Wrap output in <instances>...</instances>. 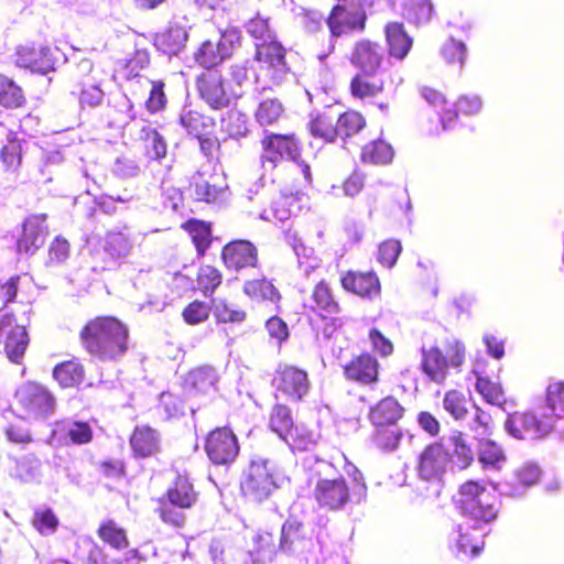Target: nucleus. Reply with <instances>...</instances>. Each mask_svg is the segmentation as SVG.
Instances as JSON below:
<instances>
[{
    "mask_svg": "<svg viewBox=\"0 0 564 564\" xmlns=\"http://www.w3.org/2000/svg\"><path fill=\"white\" fill-rule=\"evenodd\" d=\"M83 349L101 362L116 361L129 350L130 329L113 315H97L86 321L78 333Z\"/></svg>",
    "mask_w": 564,
    "mask_h": 564,
    "instance_id": "f257e3e1",
    "label": "nucleus"
},
{
    "mask_svg": "<svg viewBox=\"0 0 564 564\" xmlns=\"http://www.w3.org/2000/svg\"><path fill=\"white\" fill-rule=\"evenodd\" d=\"M466 360L465 344L453 335L436 338L421 347L420 368L432 382L443 384L452 371L459 372Z\"/></svg>",
    "mask_w": 564,
    "mask_h": 564,
    "instance_id": "f03ea898",
    "label": "nucleus"
},
{
    "mask_svg": "<svg viewBox=\"0 0 564 564\" xmlns=\"http://www.w3.org/2000/svg\"><path fill=\"white\" fill-rule=\"evenodd\" d=\"M307 322L316 337L330 338L341 326V305L326 279L316 282L303 304Z\"/></svg>",
    "mask_w": 564,
    "mask_h": 564,
    "instance_id": "7ed1b4c3",
    "label": "nucleus"
},
{
    "mask_svg": "<svg viewBox=\"0 0 564 564\" xmlns=\"http://www.w3.org/2000/svg\"><path fill=\"white\" fill-rule=\"evenodd\" d=\"M367 496V485L362 476L347 479L344 476L329 477L317 474L312 498L319 509L338 511L347 505L360 503Z\"/></svg>",
    "mask_w": 564,
    "mask_h": 564,
    "instance_id": "20e7f679",
    "label": "nucleus"
},
{
    "mask_svg": "<svg viewBox=\"0 0 564 564\" xmlns=\"http://www.w3.org/2000/svg\"><path fill=\"white\" fill-rule=\"evenodd\" d=\"M455 503L463 514L482 523L496 520L500 509L497 496L474 479L459 485Z\"/></svg>",
    "mask_w": 564,
    "mask_h": 564,
    "instance_id": "39448f33",
    "label": "nucleus"
},
{
    "mask_svg": "<svg viewBox=\"0 0 564 564\" xmlns=\"http://www.w3.org/2000/svg\"><path fill=\"white\" fill-rule=\"evenodd\" d=\"M376 0H337L326 17V25L333 37L362 34L367 30L368 13Z\"/></svg>",
    "mask_w": 564,
    "mask_h": 564,
    "instance_id": "423d86ee",
    "label": "nucleus"
},
{
    "mask_svg": "<svg viewBox=\"0 0 564 564\" xmlns=\"http://www.w3.org/2000/svg\"><path fill=\"white\" fill-rule=\"evenodd\" d=\"M275 470L269 459H252L243 471L240 490L245 499L262 503L276 490Z\"/></svg>",
    "mask_w": 564,
    "mask_h": 564,
    "instance_id": "0eeeda50",
    "label": "nucleus"
},
{
    "mask_svg": "<svg viewBox=\"0 0 564 564\" xmlns=\"http://www.w3.org/2000/svg\"><path fill=\"white\" fill-rule=\"evenodd\" d=\"M269 427L293 449L306 451L314 444L312 433L304 425L294 423L292 411L286 404L276 403L272 406Z\"/></svg>",
    "mask_w": 564,
    "mask_h": 564,
    "instance_id": "6e6552de",
    "label": "nucleus"
},
{
    "mask_svg": "<svg viewBox=\"0 0 564 564\" xmlns=\"http://www.w3.org/2000/svg\"><path fill=\"white\" fill-rule=\"evenodd\" d=\"M204 452L214 466H230L240 455L238 435L229 425L215 426L204 437Z\"/></svg>",
    "mask_w": 564,
    "mask_h": 564,
    "instance_id": "1a4fd4ad",
    "label": "nucleus"
},
{
    "mask_svg": "<svg viewBox=\"0 0 564 564\" xmlns=\"http://www.w3.org/2000/svg\"><path fill=\"white\" fill-rule=\"evenodd\" d=\"M17 405L30 419L43 420L52 415L56 409L53 393L44 384L36 381L22 383L14 394Z\"/></svg>",
    "mask_w": 564,
    "mask_h": 564,
    "instance_id": "9d476101",
    "label": "nucleus"
},
{
    "mask_svg": "<svg viewBox=\"0 0 564 564\" xmlns=\"http://www.w3.org/2000/svg\"><path fill=\"white\" fill-rule=\"evenodd\" d=\"M240 44V31L229 26L223 30L217 39L204 41L194 53V59L202 67L210 69L231 57Z\"/></svg>",
    "mask_w": 564,
    "mask_h": 564,
    "instance_id": "9b49d317",
    "label": "nucleus"
},
{
    "mask_svg": "<svg viewBox=\"0 0 564 564\" xmlns=\"http://www.w3.org/2000/svg\"><path fill=\"white\" fill-rule=\"evenodd\" d=\"M397 86L394 76L390 70L367 72L359 70L349 82V94L360 101H375Z\"/></svg>",
    "mask_w": 564,
    "mask_h": 564,
    "instance_id": "f8f14e48",
    "label": "nucleus"
},
{
    "mask_svg": "<svg viewBox=\"0 0 564 564\" xmlns=\"http://www.w3.org/2000/svg\"><path fill=\"white\" fill-rule=\"evenodd\" d=\"M196 86L200 98L215 110L228 107L231 100L242 95L216 70L202 73L196 78Z\"/></svg>",
    "mask_w": 564,
    "mask_h": 564,
    "instance_id": "ddd939ff",
    "label": "nucleus"
},
{
    "mask_svg": "<svg viewBox=\"0 0 564 564\" xmlns=\"http://www.w3.org/2000/svg\"><path fill=\"white\" fill-rule=\"evenodd\" d=\"M30 343L29 334L23 325L18 323L12 312L0 311V346H3L7 358L21 365Z\"/></svg>",
    "mask_w": 564,
    "mask_h": 564,
    "instance_id": "4468645a",
    "label": "nucleus"
},
{
    "mask_svg": "<svg viewBox=\"0 0 564 564\" xmlns=\"http://www.w3.org/2000/svg\"><path fill=\"white\" fill-rule=\"evenodd\" d=\"M286 53L285 46L278 37L254 44L253 61L269 74L272 83L276 86L282 83V77L290 73Z\"/></svg>",
    "mask_w": 564,
    "mask_h": 564,
    "instance_id": "2eb2a0df",
    "label": "nucleus"
},
{
    "mask_svg": "<svg viewBox=\"0 0 564 564\" xmlns=\"http://www.w3.org/2000/svg\"><path fill=\"white\" fill-rule=\"evenodd\" d=\"M261 160L276 166L282 160L299 162L302 156L301 141L294 133H268L261 141Z\"/></svg>",
    "mask_w": 564,
    "mask_h": 564,
    "instance_id": "dca6fc26",
    "label": "nucleus"
},
{
    "mask_svg": "<svg viewBox=\"0 0 564 564\" xmlns=\"http://www.w3.org/2000/svg\"><path fill=\"white\" fill-rule=\"evenodd\" d=\"M272 386L289 400L296 402L302 401L311 389L307 371L294 365L279 366Z\"/></svg>",
    "mask_w": 564,
    "mask_h": 564,
    "instance_id": "f3484780",
    "label": "nucleus"
},
{
    "mask_svg": "<svg viewBox=\"0 0 564 564\" xmlns=\"http://www.w3.org/2000/svg\"><path fill=\"white\" fill-rule=\"evenodd\" d=\"M505 427L516 438L535 440L552 432L553 420L547 415L540 419L531 411H517L508 415Z\"/></svg>",
    "mask_w": 564,
    "mask_h": 564,
    "instance_id": "a211bd4d",
    "label": "nucleus"
},
{
    "mask_svg": "<svg viewBox=\"0 0 564 564\" xmlns=\"http://www.w3.org/2000/svg\"><path fill=\"white\" fill-rule=\"evenodd\" d=\"M223 265L231 272H240L259 267V250L247 239H232L220 250Z\"/></svg>",
    "mask_w": 564,
    "mask_h": 564,
    "instance_id": "6ab92c4d",
    "label": "nucleus"
},
{
    "mask_svg": "<svg viewBox=\"0 0 564 564\" xmlns=\"http://www.w3.org/2000/svg\"><path fill=\"white\" fill-rule=\"evenodd\" d=\"M339 283L345 292L362 300L375 301L381 296V281L375 270H346Z\"/></svg>",
    "mask_w": 564,
    "mask_h": 564,
    "instance_id": "aec40b11",
    "label": "nucleus"
},
{
    "mask_svg": "<svg viewBox=\"0 0 564 564\" xmlns=\"http://www.w3.org/2000/svg\"><path fill=\"white\" fill-rule=\"evenodd\" d=\"M343 376L348 382L359 386H375L380 381V364L375 355L362 351L354 355L341 366Z\"/></svg>",
    "mask_w": 564,
    "mask_h": 564,
    "instance_id": "412c9836",
    "label": "nucleus"
},
{
    "mask_svg": "<svg viewBox=\"0 0 564 564\" xmlns=\"http://www.w3.org/2000/svg\"><path fill=\"white\" fill-rule=\"evenodd\" d=\"M348 61L358 70H389L386 67L388 59L382 46L379 42L367 37L359 39L354 43Z\"/></svg>",
    "mask_w": 564,
    "mask_h": 564,
    "instance_id": "4be33fe9",
    "label": "nucleus"
},
{
    "mask_svg": "<svg viewBox=\"0 0 564 564\" xmlns=\"http://www.w3.org/2000/svg\"><path fill=\"white\" fill-rule=\"evenodd\" d=\"M449 464V453L435 442L423 448L417 457L416 473L426 481H441Z\"/></svg>",
    "mask_w": 564,
    "mask_h": 564,
    "instance_id": "5701e85b",
    "label": "nucleus"
},
{
    "mask_svg": "<svg viewBox=\"0 0 564 564\" xmlns=\"http://www.w3.org/2000/svg\"><path fill=\"white\" fill-rule=\"evenodd\" d=\"M17 67L28 69L33 74H47L55 68V59L51 48L44 45H20L14 53Z\"/></svg>",
    "mask_w": 564,
    "mask_h": 564,
    "instance_id": "b1692460",
    "label": "nucleus"
},
{
    "mask_svg": "<svg viewBox=\"0 0 564 564\" xmlns=\"http://www.w3.org/2000/svg\"><path fill=\"white\" fill-rule=\"evenodd\" d=\"M482 109V100L475 94H462L456 101L438 113L444 130L456 127L460 118L478 116Z\"/></svg>",
    "mask_w": 564,
    "mask_h": 564,
    "instance_id": "393cba45",
    "label": "nucleus"
},
{
    "mask_svg": "<svg viewBox=\"0 0 564 564\" xmlns=\"http://www.w3.org/2000/svg\"><path fill=\"white\" fill-rule=\"evenodd\" d=\"M405 409L395 397L387 395L371 404L367 412L370 427L398 425L403 419Z\"/></svg>",
    "mask_w": 564,
    "mask_h": 564,
    "instance_id": "a878e982",
    "label": "nucleus"
},
{
    "mask_svg": "<svg viewBox=\"0 0 564 564\" xmlns=\"http://www.w3.org/2000/svg\"><path fill=\"white\" fill-rule=\"evenodd\" d=\"M129 445L135 458L152 457L161 452V435L148 424L137 425L129 436Z\"/></svg>",
    "mask_w": 564,
    "mask_h": 564,
    "instance_id": "bb28decb",
    "label": "nucleus"
},
{
    "mask_svg": "<svg viewBox=\"0 0 564 564\" xmlns=\"http://www.w3.org/2000/svg\"><path fill=\"white\" fill-rule=\"evenodd\" d=\"M47 214L29 215L22 224V234L19 238L18 246L25 252L37 250L45 241L48 235V226L46 225Z\"/></svg>",
    "mask_w": 564,
    "mask_h": 564,
    "instance_id": "cd10ccee",
    "label": "nucleus"
},
{
    "mask_svg": "<svg viewBox=\"0 0 564 564\" xmlns=\"http://www.w3.org/2000/svg\"><path fill=\"white\" fill-rule=\"evenodd\" d=\"M161 497L178 507L192 510L199 500V491L186 474H177Z\"/></svg>",
    "mask_w": 564,
    "mask_h": 564,
    "instance_id": "c85d7f7f",
    "label": "nucleus"
},
{
    "mask_svg": "<svg viewBox=\"0 0 564 564\" xmlns=\"http://www.w3.org/2000/svg\"><path fill=\"white\" fill-rule=\"evenodd\" d=\"M181 229L189 237L196 257L205 258L216 239L213 235V224L198 218H188L181 224Z\"/></svg>",
    "mask_w": 564,
    "mask_h": 564,
    "instance_id": "c756f323",
    "label": "nucleus"
},
{
    "mask_svg": "<svg viewBox=\"0 0 564 564\" xmlns=\"http://www.w3.org/2000/svg\"><path fill=\"white\" fill-rule=\"evenodd\" d=\"M310 541L305 524L296 518L289 517L281 528L279 549L283 553L303 551Z\"/></svg>",
    "mask_w": 564,
    "mask_h": 564,
    "instance_id": "7c9ffc66",
    "label": "nucleus"
},
{
    "mask_svg": "<svg viewBox=\"0 0 564 564\" xmlns=\"http://www.w3.org/2000/svg\"><path fill=\"white\" fill-rule=\"evenodd\" d=\"M388 53L391 57L403 61L410 53L413 39L408 34L402 22L391 21L383 28Z\"/></svg>",
    "mask_w": 564,
    "mask_h": 564,
    "instance_id": "2f4dec72",
    "label": "nucleus"
},
{
    "mask_svg": "<svg viewBox=\"0 0 564 564\" xmlns=\"http://www.w3.org/2000/svg\"><path fill=\"white\" fill-rule=\"evenodd\" d=\"M404 437L402 429L398 425H384L371 427L369 443L371 447L381 454L397 452Z\"/></svg>",
    "mask_w": 564,
    "mask_h": 564,
    "instance_id": "473e14b6",
    "label": "nucleus"
},
{
    "mask_svg": "<svg viewBox=\"0 0 564 564\" xmlns=\"http://www.w3.org/2000/svg\"><path fill=\"white\" fill-rule=\"evenodd\" d=\"M188 509L178 507L163 497L155 499L154 514L167 528L175 531L183 530L188 522Z\"/></svg>",
    "mask_w": 564,
    "mask_h": 564,
    "instance_id": "72a5a7b5",
    "label": "nucleus"
},
{
    "mask_svg": "<svg viewBox=\"0 0 564 564\" xmlns=\"http://www.w3.org/2000/svg\"><path fill=\"white\" fill-rule=\"evenodd\" d=\"M52 376L63 389L78 388L85 380V367L77 358H72L55 365Z\"/></svg>",
    "mask_w": 564,
    "mask_h": 564,
    "instance_id": "f704fd0d",
    "label": "nucleus"
},
{
    "mask_svg": "<svg viewBox=\"0 0 564 564\" xmlns=\"http://www.w3.org/2000/svg\"><path fill=\"white\" fill-rule=\"evenodd\" d=\"M187 37L188 35L185 28L174 24L155 35L154 45L163 54L172 56L184 48Z\"/></svg>",
    "mask_w": 564,
    "mask_h": 564,
    "instance_id": "c9c22d12",
    "label": "nucleus"
},
{
    "mask_svg": "<svg viewBox=\"0 0 564 564\" xmlns=\"http://www.w3.org/2000/svg\"><path fill=\"white\" fill-rule=\"evenodd\" d=\"M99 540L112 550L122 551L130 544L127 530L113 519L102 520L97 528Z\"/></svg>",
    "mask_w": 564,
    "mask_h": 564,
    "instance_id": "e433bc0d",
    "label": "nucleus"
},
{
    "mask_svg": "<svg viewBox=\"0 0 564 564\" xmlns=\"http://www.w3.org/2000/svg\"><path fill=\"white\" fill-rule=\"evenodd\" d=\"M178 123L187 134L198 138L213 131L215 119L198 110L187 109L180 115Z\"/></svg>",
    "mask_w": 564,
    "mask_h": 564,
    "instance_id": "4c0bfd02",
    "label": "nucleus"
},
{
    "mask_svg": "<svg viewBox=\"0 0 564 564\" xmlns=\"http://www.w3.org/2000/svg\"><path fill=\"white\" fill-rule=\"evenodd\" d=\"M394 150L386 140L378 138L367 142L360 151V161L370 165H387L392 162Z\"/></svg>",
    "mask_w": 564,
    "mask_h": 564,
    "instance_id": "58836bf2",
    "label": "nucleus"
},
{
    "mask_svg": "<svg viewBox=\"0 0 564 564\" xmlns=\"http://www.w3.org/2000/svg\"><path fill=\"white\" fill-rule=\"evenodd\" d=\"M242 292L252 301L263 302L269 301L278 303L281 301L282 295L274 284L267 278L250 279L245 281Z\"/></svg>",
    "mask_w": 564,
    "mask_h": 564,
    "instance_id": "ea45409f",
    "label": "nucleus"
},
{
    "mask_svg": "<svg viewBox=\"0 0 564 564\" xmlns=\"http://www.w3.org/2000/svg\"><path fill=\"white\" fill-rule=\"evenodd\" d=\"M22 142L12 132L7 135V141L0 147V162L6 172L14 173L22 164Z\"/></svg>",
    "mask_w": 564,
    "mask_h": 564,
    "instance_id": "a19ab883",
    "label": "nucleus"
},
{
    "mask_svg": "<svg viewBox=\"0 0 564 564\" xmlns=\"http://www.w3.org/2000/svg\"><path fill=\"white\" fill-rule=\"evenodd\" d=\"M26 105V97L20 85L11 77L0 74V106L18 109Z\"/></svg>",
    "mask_w": 564,
    "mask_h": 564,
    "instance_id": "79ce46f5",
    "label": "nucleus"
},
{
    "mask_svg": "<svg viewBox=\"0 0 564 564\" xmlns=\"http://www.w3.org/2000/svg\"><path fill=\"white\" fill-rule=\"evenodd\" d=\"M216 377L210 367H197L189 370L183 380V386L197 393L208 392L215 384Z\"/></svg>",
    "mask_w": 564,
    "mask_h": 564,
    "instance_id": "37998d69",
    "label": "nucleus"
},
{
    "mask_svg": "<svg viewBox=\"0 0 564 564\" xmlns=\"http://www.w3.org/2000/svg\"><path fill=\"white\" fill-rule=\"evenodd\" d=\"M367 126L366 118L360 111L348 109L336 120L338 138L345 140L358 134Z\"/></svg>",
    "mask_w": 564,
    "mask_h": 564,
    "instance_id": "c03bdc74",
    "label": "nucleus"
},
{
    "mask_svg": "<svg viewBox=\"0 0 564 564\" xmlns=\"http://www.w3.org/2000/svg\"><path fill=\"white\" fill-rule=\"evenodd\" d=\"M283 113L284 106L278 97H265L259 101L254 118L260 126H271L278 122Z\"/></svg>",
    "mask_w": 564,
    "mask_h": 564,
    "instance_id": "a18cd8bd",
    "label": "nucleus"
},
{
    "mask_svg": "<svg viewBox=\"0 0 564 564\" xmlns=\"http://www.w3.org/2000/svg\"><path fill=\"white\" fill-rule=\"evenodd\" d=\"M478 460L484 468L500 469L506 462V454L496 442L481 440L478 444Z\"/></svg>",
    "mask_w": 564,
    "mask_h": 564,
    "instance_id": "49530a36",
    "label": "nucleus"
},
{
    "mask_svg": "<svg viewBox=\"0 0 564 564\" xmlns=\"http://www.w3.org/2000/svg\"><path fill=\"white\" fill-rule=\"evenodd\" d=\"M308 131L314 138L333 143L338 139L336 121L327 113H317L308 122Z\"/></svg>",
    "mask_w": 564,
    "mask_h": 564,
    "instance_id": "de8ad7c7",
    "label": "nucleus"
},
{
    "mask_svg": "<svg viewBox=\"0 0 564 564\" xmlns=\"http://www.w3.org/2000/svg\"><path fill=\"white\" fill-rule=\"evenodd\" d=\"M221 129L232 139L247 137L249 132L248 117L237 109L228 110L220 120Z\"/></svg>",
    "mask_w": 564,
    "mask_h": 564,
    "instance_id": "09e8293b",
    "label": "nucleus"
},
{
    "mask_svg": "<svg viewBox=\"0 0 564 564\" xmlns=\"http://www.w3.org/2000/svg\"><path fill=\"white\" fill-rule=\"evenodd\" d=\"M475 389L488 404L501 408L507 402L501 384L489 377L478 376Z\"/></svg>",
    "mask_w": 564,
    "mask_h": 564,
    "instance_id": "8fccbe9b",
    "label": "nucleus"
},
{
    "mask_svg": "<svg viewBox=\"0 0 564 564\" xmlns=\"http://www.w3.org/2000/svg\"><path fill=\"white\" fill-rule=\"evenodd\" d=\"M74 558L76 564H104L106 554L93 539H85L77 543Z\"/></svg>",
    "mask_w": 564,
    "mask_h": 564,
    "instance_id": "3c124183",
    "label": "nucleus"
},
{
    "mask_svg": "<svg viewBox=\"0 0 564 564\" xmlns=\"http://www.w3.org/2000/svg\"><path fill=\"white\" fill-rule=\"evenodd\" d=\"M130 238L121 231H110L105 237L104 251L112 260H120L131 251Z\"/></svg>",
    "mask_w": 564,
    "mask_h": 564,
    "instance_id": "603ef678",
    "label": "nucleus"
},
{
    "mask_svg": "<svg viewBox=\"0 0 564 564\" xmlns=\"http://www.w3.org/2000/svg\"><path fill=\"white\" fill-rule=\"evenodd\" d=\"M470 400L456 389L445 392L443 398L444 410L455 420H464L469 412Z\"/></svg>",
    "mask_w": 564,
    "mask_h": 564,
    "instance_id": "864d4df0",
    "label": "nucleus"
},
{
    "mask_svg": "<svg viewBox=\"0 0 564 564\" xmlns=\"http://www.w3.org/2000/svg\"><path fill=\"white\" fill-rule=\"evenodd\" d=\"M223 279L221 271L215 265L203 264L198 268L196 281L205 296L213 295L223 283Z\"/></svg>",
    "mask_w": 564,
    "mask_h": 564,
    "instance_id": "5fc2aeb1",
    "label": "nucleus"
},
{
    "mask_svg": "<svg viewBox=\"0 0 564 564\" xmlns=\"http://www.w3.org/2000/svg\"><path fill=\"white\" fill-rule=\"evenodd\" d=\"M140 139L144 143L147 155L151 159L160 160L166 155V142L156 129L143 127L140 130Z\"/></svg>",
    "mask_w": 564,
    "mask_h": 564,
    "instance_id": "6e6d98bb",
    "label": "nucleus"
},
{
    "mask_svg": "<svg viewBox=\"0 0 564 564\" xmlns=\"http://www.w3.org/2000/svg\"><path fill=\"white\" fill-rule=\"evenodd\" d=\"M189 188L197 202L207 204L215 203L221 194V187L210 183L202 174L193 177Z\"/></svg>",
    "mask_w": 564,
    "mask_h": 564,
    "instance_id": "4d7b16f0",
    "label": "nucleus"
},
{
    "mask_svg": "<svg viewBox=\"0 0 564 564\" xmlns=\"http://www.w3.org/2000/svg\"><path fill=\"white\" fill-rule=\"evenodd\" d=\"M545 405L550 411L549 417H564V381L552 382L545 390Z\"/></svg>",
    "mask_w": 564,
    "mask_h": 564,
    "instance_id": "13d9d810",
    "label": "nucleus"
},
{
    "mask_svg": "<svg viewBox=\"0 0 564 564\" xmlns=\"http://www.w3.org/2000/svg\"><path fill=\"white\" fill-rule=\"evenodd\" d=\"M458 538L456 540V547L458 552L466 555L476 556L485 546V542L481 535H476L477 530L475 528L467 529L465 531L462 528L458 529Z\"/></svg>",
    "mask_w": 564,
    "mask_h": 564,
    "instance_id": "bf43d9fd",
    "label": "nucleus"
},
{
    "mask_svg": "<svg viewBox=\"0 0 564 564\" xmlns=\"http://www.w3.org/2000/svg\"><path fill=\"white\" fill-rule=\"evenodd\" d=\"M31 524L41 535H50L56 532L59 520L54 511L47 507L34 511Z\"/></svg>",
    "mask_w": 564,
    "mask_h": 564,
    "instance_id": "052dcab7",
    "label": "nucleus"
},
{
    "mask_svg": "<svg viewBox=\"0 0 564 564\" xmlns=\"http://www.w3.org/2000/svg\"><path fill=\"white\" fill-rule=\"evenodd\" d=\"M404 15L409 22L415 25L425 24L432 19L433 4L431 0H410Z\"/></svg>",
    "mask_w": 564,
    "mask_h": 564,
    "instance_id": "680f3d73",
    "label": "nucleus"
},
{
    "mask_svg": "<svg viewBox=\"0 0 564 564\" xmlns=\"http://www.w3.org/2000/svg\"><path fill=\"white\" fill-rule=\"evenodd\" d=\"M541 478V469L536 464L525 463L513 474L511 486L514 489H525L536 485Z\"/></svg>",
    "mask_w": 564,
    "mask_h": 564,
    "instance_id": "e2e57ef3",
    "label": "nucleus"
},
{
    "mask_svg": "<svg viewBox=\"0 0 564 564\" xmlns=\"http://www.w3.org/2000/svg\"><path fill=\"white\" fill-rule=\"evenodd\" d=\"M246 30L256 43L268 42L278 37L276 33L270 25V20L260 15L251 18L246 24Z\"/></svg>",
    "mask_w": 564,
    "mask_h": 564,
    "instance_id": "0e129e2a",
    "label": "nucleus"
},
{
    "mask_svg": "<svg viewBox=\"0 0 564 564\" xmlns=\"http://www.w3.org/2000/svg\"><path fill=\"white\" fill-rule=\"evenodd\" d=\"M441 54L446 64L462 69L466 59L467 50L462 41L449 39L443 44Z\"/></svg>",
    "mask_w": 564,
    "mask_h": 564,
    "instance_id": "69168bd1",
    "label": "nucleus"
},
{
    "mask_svg": "<svg viewBox=\"0 0 564 564\" xmlns=\"http://www.w3.org/2000/svg\"><path fill=\"white\" fill-rule=\"evenodd\" d=\"M210 306L199 300H194L182 311V317L187 325H197L209 318Z\"/></svg>",
    "mask_w": 564,
    "mask_h": 564,
    "instance_id": "338daca9",
    "label": "nucleus"
},
{
    "mask_svg": "<svg viewBox=\"0 0 564 564\" xmlns=\"http://www.w3.org/2000/svg\"><path fill=\"white\" fill-rule=\"evenodd\" d=\"M402 251L401 242L398 239H387L378 247V262L386 268H392Z\"/></svg>",
    "mask_w": 564,
    "mask_h": 564,
    "instance_id": "774afa93",
    "label": "nucleus"
}]
</instances>
